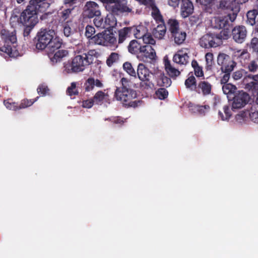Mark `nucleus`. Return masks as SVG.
I'll return each mask as SVG.
<instances>
[{"label": "nucleus", "mask_w": 258, "mask_h": 258, "mask_svg": "<svg viewBox=\"0 0 258 258\" xmlns=\"http://www.w3.org/2000/svg\"><path fill=\"white\" fill-rule=\"evenodd\" d=\"M225 74L223 75L221 79V83L222 84H228L227 82L230 78V73H225Z\"/></svg>", "instance_id": "nucleus-61"}, {"label": "nucleus", "mask_w": 258, "mask_h": 258, "mask_svg": "<svg viewBox=\"0 0 258 258\" xmlns=\"http://www.w3.org/2000/svg\"><path fill=\"white\" fill-rule=\"evenodd\" d=\"M166 31V28L164 23H159L157 26L153 30V33L156 38L161 39L165 36Z\"/></svg>", "instance_id": "nucleus-25"}, {"label": "nucleus", "mask_w": 258, "mask_h": 258, "mask_svg": "<svg viewBox=\"0 0 258 258\" xmlns=\"http://www.w3.org/2000/svg\"><path fill=\"white\" fill-rule=\"evenodd\" d=\"M218 64L221 66V70L224 73H230L236 66V63L230 56L225 54H220L217 58Z\"/></svg>", "instance_id": "nucleus-8"}, {"label": "nucleus", "mask_w": 258, "mask_h": 258, "mask_svg": "<svg viewBox=\"0 0 258 258\" xmlns=\"http://www.w3.org/2000/svg\"><path fill=\"white\" fill-rule=\"evenodd\" d=\"M74 8H66L62 9L58 13V17L59 21L63 23L68 20H72L71 19V14L72 11L74 10Z\"/></svg>", "instance_id": "nucleus-22"}, {"label": "nucleus", "mask_w": 258, "mask_h": 258, "mask_svg": "<svg viewBox=\"0 0 258 258\" xmlns=\"http://www.w3.org/2000/svg\"><path fill=\"white\" fill-rule=\"evenodd\" d=\"M156 57V51L152 45H143L141 52L137 56L139 60L143 62L147 61L148 59H155Z\"/></svg>", "instance_id": "nucleus-11"}, {"label": "nucleus", "mask_w": 258, "mask_h": 258, "mask_svg": "<svg viewBox=\"0 0 258 258\" xmlns=\"http://www.w3.org/2000/svg\"><path fill=\"white\" fill-rule=\"evenodd\" d=\"M248 113L245 111L239 112L235 116V121L239 124L244 123L247 119Z\"/></svg>", "instance_id": "nucleus-39"}, {"label": "nucleus", "mask_w": 258, "mask_h": 258, "mask_svg": "<svg viewBox=\"0 0 258 258\" xmlns=\"http://www.w3.org/2000/svg\"><path fill=\"white\" fill-rule=\"evenodd\" d=\"M205 60L206 62V69L207 70H211L214 64L213 53L211 52L207 53L205 55Z\"/></svg>", "instance_id": "nucleus-40"}, {"label": "nucleus", "mask_w": 258, "mask_h": 258, "mask_svg": "<svg viewBox=\"0 0 258 258\" xmlns=\"http://www.w3.org/2000/svg\"><path fill=\"white\" fill-rule=\"evenodd\" d=\"M249 95L243 91L236 93L232 100V109H240L244 107L249 100Z\"/></svg>", "instance_id": "nucleus-9"}, {"label": "nucleus", "mask_w": 258, "mask_h": 258, "mask_svg": "<svg viewBox=\"0 0 258 258\" xmlns=\"http://www.w3.org/2000/svg\"><path fill=\"white\" fill-rule=\"evenodd\" d=\"M132 33L131 27H124L118 31V42L122 43Z\"/></svg>", "instance_id": "nucleus-30"}, {"label": "nucleus", "mask_w": 258, "mask_h": 258, "mask_svg": "<svg viewBox=\"0 0 258 258\" xmlns=\"http://www.w3.org/2000/svg\"><path fill=\"white\" fill-rule=\"evenodd\" d=\"M224 28L220 32L217 37L220 39V40L221 41L222 39L226 40L228 39V38L230 36L231 33V28H230L229 25H227L226 27H223ZM222 41H221V42Z\"/></svg>", "instance_id": "nucleus-35"}, {"label": "nucleus", "mask_w": 258, "mask_h": 258, "mask_svg": "<svg viewBox=\"0 0 258 258\" xmlns=\"http://www.w3.org/2000/svg\"><path fill=\"white\" fill-rule=\"evenodd\" d=\"M242 77V74L241 71H236L233 75V78L235 80L241 79Z\"/></svg>", "instance_id": "nucleus-64"}, {"label": "nucleus", "mask_w": 258, "mask_h": 258, "mask_svg": "<svg viewBox=\"0 0 258 258\" xmlns=\"http://www.w3.org/2000/svg\"><path fill=\"white\" fill-rule=\"evenodd\" d=\"M37 38L36 48L43 50L47 48V52L49 53L60 48L62 43V39L57 36L52 29H41L37 33Z\"/></svg>", "instance_id": "nucleus-1"}, {"label": "nucleus", "mask_w": 258, "mask_h": 258, "mask_svg": "<svg viewBox=\"0 0 258 258\" xmlns=\"http://www.w3.org/2000/svg\"><path fill=\"white\" fill-rule=\"evenodd\" d=\"M186 36V33L181 30L172 34V37L173 38L175 43L178 45L182 44L184 41Z\"/></svg>", "instance_id": "nucleus-28"}, {"label": "nucleus", "mask_w": 258, "mask_h": 258, "mask_svg": "<svg viewBox=\"0 0 258 258\" xmlns=\"http://www.w3.org/2000/svg\"><path fill=\"white\" fill-rule=\"evenodd\" d=\"M236 89V87L230 83L224 84L222 87L223 93L227 95L234 93Z\"/></svg>", "instance_id": "nucleus-42"}, {"label": "nucleus", "mask_w": 258, "mask_h": 258, "mask_svg": "<svg viewBox=\"0 0 258 258\" xmlns=\"http://www.w3.org/2000/svg\"><path fill=\"white\" fill-rule=\"evenodd\" d=\"M223 111L224 114H223L221 111H219V116L222 120L227 121L232 116V112L230 107L227 105H225L223 107Z\"/></svg>", "instance_id": "nucleus-31"}, {"label": "nucleus", "mask_w": 258, "mask_h": 258, "mask_svg": "<svg viewBox=\"0 0 258 258\" xmlns=\"http://www.w3.org/2000/svg\"><path fill=\"white\" fill-rule=\"evenodd\" d=\"M49 57L51 62L53 63L60 61L62 58L68 55V51L64 49H58L55 50L53 53H49L48 52Z\"/></svg>", "instance_id": "nucleus-18"}, {"label": "nucleus", "mask_w": 258, "mask_h": 258, "mask_svg": "<svg viewBox=\"0 0 258 258\" xmlns=\"http://www.w3.org/2000/svg\"><path fill=\"white\" fill-rule=\"evenodd\" d=\"M93 51L75 56L71 61L63 63V73L65 74L77 73L83 72L86 67L92 62Z\"/></svg>", "instance_id": "nucleus-3"}, {"label": "nucleus", "mask_w": 258, "mask_h": 258, "mask_svg": "<svg viewBox=\"0 0 258 258\" xmlns=\"http://www.w3.org/2000/svg\"><path fill=\"white\" fill-rule=\"evenodd\" d=\"M111 122H113L115 124H122L123 121L118 117H111L108 119Z\"/></svg>", "instance_id": "nucleus-62"}, {"label": "nucleus", "mask_w": 258, "mask_h": 258, "mask_svg": "<svg viewBox=\"0 0 258 258\" xmlns=\"http://www.w3.org/2000/svg\"><path fill=\"white\" fill-rule=\"evenodd\" d=\"M49 90L47 87L45 85H42L39 86V87L37 89L38 93L42 95H45L47 94Z\"/></svg>", "instance_id": "nucleus-57"}, {"label": "nucleus", "mask_w": 258, "mask_h": 258, "mask_svg": "<svg viewBox=\"0 0 258 258\" xmlns=\"http://www.w3.org/2000/svg\"><path fill=\"white\" fill-rule=\"evenodd\" d=\"M250 47L255 52H258V39L257 38H253L250 42Z\"/></svg>", "instance_id": "nucleus-56"}, {"label": "nucleus", "mask_w": 258, "mask_h": 258, "mask_svg": "<svg viewBox=\"0 0 258 258\" xmlns=\"http://www.w3.org/2000/svg\"><path fill=\"white\" fill-rule=\"evenodd\" d=\"M38 97H37L35 100H27L24 99L23 100L21 103V104L19 106V109L25 108L27 107L30 106L32 105L36 100Z\"/></svg>", "instance_id": "nucleus-51"}, {"label": "nucleus", "mask_w": 258, "mask_h": 258, "mask_svg": "<svg viewBox=\"0 0 258 258\" xmlns=\"http://www.w3.org/2000/svg\"><path fill=\"white\" fill-rule=\"evenodd\" d=\"M142 46L137 40H134L130 42L128 46V51L132 54H138L141 52Z\"/></svg>", "instance_id": "nucleus-29"}, {"label": "nucleus", "mask_w": 258, "mask_h": 258, "mask_svg": "<svg viewBox=\"0 0 258 258\" xmlns=\"http://www.w3.org/2000/svg\"><path fill=\"white\" fill-rule=\"evenodd\" d=\"M144 43L147 45H155L156 41L150 33H145L142 38Z\"/></svg>", "instance_id": "nucleus-47"}, {"label": "nucleus", "mask_w": 258, "mask_h": 258, "mask_svg": "<svg viewBox=\"0 0 258 258\" xmlns=\"http://www.w3.org/2000/svg\"><path fill=\"white\" fill-rule=\"evenodd\" d=\"M219 7L222 9L229 10L233 12L229 19L233 22L240 11V3L237 0H221Z\"/></svg>", "instance_id": "nucleus-7"}, {"label": "nucleus", "mask_w": 258, "mask_h": 258, "mask_svg": "<svg viewBox=\"0 0 258 258\" xmlns=\"http://www.w3.org/2000/svg\"><path fill=\"white\" fill-rule=\"evenodd\" d=\"M132 33L133 34L135 37L137 39L142 38L145 34V29L144 27L139 26L138 27H131Z\"/></svg>", "instance_id": "nucleus-32"}, {"label": "nucleus", "mask_w": 258, "mask_h": 258, "mask_svg": "<svg viewBox=\"0 0 258 258\" xmlns=\"http://www.w3.org/2000/svg\"><path fill=\"white\" fill-rule=\"evenodd\" d=\"M157 77V83L159 86L167 87L171 85V80L165 76L163 73H158Z\"/></svg>", "instance_id": "nucleus-27"}, {"label": "nucleus", "mask_w": 258, "mask_h": 258, "mask_svg": "<svg viewBox=\"0 0 258 258\" xmlns=\"http://www.w3.org/2000/svg\"><path fill=\"white\" fill-rule=\"evenodd\" d=\"M212 86L210 83L206 81H202L199 83L197 87V91L203 95H208L211 93Z\"/></svg>", "instance_id": "nucleus-21"}, {"label": "nucleus", "mask_w": 258, "mask_h": 258, "mask_svg": "<svg viewBox=\"0 0 258 258\" xmlns=\"http://www.w3.org/2000/svg\"><path fill=\"white\" fill-rule=\"evenodd\" d=\"M72 23V20H68L63 23H62L63 29V34L66 37L70 36L72 33L71 28L70 24Z\"/></svg>", "instance_id": "nucleus-46"}, {"label": "nucleus", "mask_w": 258, "mask_h": 258, "mask_svg": "<svg viewBox=\"0 0 258 258\" xmlns=\"http://www.w3.org/2000/svg\"><path fill=\"white\" fill-rule=\"evenodd\" d=\"M94 86H96L99 88H102L103 87V84L102 82L98 80H95L93 78H89L84 84V88L86 91H90L92 90Z\"/></svg>", "instance_id": "nucleus-20"}, {"label": "nucleus", "mask_w": 258, "mask_h": 258, "mask_svg": "<svg viewBox=\"0 0 258 258\" xmlns=\"http://www.w3.org/2000/svg\"><path fill=\"white\" fill-rule=\"evenodd\" d=\"M167 26L171 34L180 30L179 28V23L175 19H170L168 20Z\"/></svg>", "instance_id": "nucleus-33"}, {"label": "nucleus", "mask_w": 258, "mask_h": 258, "mask_svg": "<svg viewBox=\"0 0 258 258\" xmlns=\"http://www.w3.org/2000/svg\"><path fill=\"white\" fill-rule=\"evenodd\" d=\"M191 66L194 69L195 74L198 77H203L204 76V73L202 68L199 66L198 62L193 60L191 62Z\"/></svg>", "instance_id": "nucleus-43"}, {"label": "nucleus", "mask_w": 258, "mask_h": 258, "mask_svg": "<svg viewBox=\"0 0 258 258\" xmlns=\"http://www.w3.org/2000/svg\"><path fill=\"white\" fill-rule=\"evenodd\" d=\"M157 97L161 99H164L168 96V92L164 88H161L156 91Z\"/></svg>", "instance_id": "nucleus-52"}, {"label": "nucleus", "mask_w": 258, "mask_h": 258, "mask_svg": "<svg viewBox=\"0 0 258 258\" xmlns=\"http://www.w3.org/2000/svg\"><path fill=\"white\" fill-rule=\"evenodd\" d=\"M137 75L138 78L142 81H149L152 73L143 63H139L138 66Z\"/></svg>", "instance_id": "nucleus-16"}, {"label": "nucleus", "mask_w": 258, "mask_h": 258, "mask_svg": "<svg viewBox=\"0 0 258 258\" xmlns=\"http://www.w3.org/2000/svg\"><path fill=\"white\" fill-rule=\"evenodd\" d=\"M151 8L152 9L151 14L154 19L158 23H163V18L159 9L156 7V6H154Z\"/></svg>", "instance_id": "nucleus-34"}, {"label": "nucleus", "mask_w": 258, "mask_h": 258, "mask_svg": "<svg viewBox=\"0 0 258 258\" xmlns=\"http://www.w3.org/2000/svg\"><path fill=\"white\" fill-rule=\"evenodd\" d=\"M93 41L98 45L111 46L116 43L114 35L109 31H104L95 35L92 38Z\"/></svg>", "instance_id": "nucleus-6"}, {"label": "nucleus", "mask_w": 258, "mask_h": 258, "mask_svg": "<svg viewBox=\"0 0 258 258\" xmlns=\"http://www.w3.org/2000/svg\"><path fill=\"white\" fill-rule=\"evenodd\" d=\"M119 58V55L115 52H112L106 60V63L108 66H111L114 62L116 61Z\"/></svg>", "instance_id": "nucleus-48"}, {"label": "nucleus", "mask_w": 258, "mask_h": 258, "mask_svg": "<svg viewBox=\"0 0 258 258\" xmlns=\"http://www.w3.org/2000/svg\"><path fill=\"white\" fill-rule=\"evenodd\" d=\"M94 102L93 99L85 100L82 102V106L84 108H90L93 105Z\"/></svg>", "instance_id": "nucleus-58"}, {"label": "nucleus", "mask_w": 258, "mask_h": 258, "mask_svg": "<svg viewBox=\"0 0 258 258\" xmlns=\"http://www.w3.org/2000/svg\"><path fill=\"white\" fill-rule=\"evenodd\" d=\"M233 39L237 43H241L245 39L247 31L244 26H237L232 31Z\"/></svg>", "instance_id": "nucleus-14"}, {"label": "nucleus", "mask_w": 258, "mask_h": 258, "mask_svg": "<svg viewBox=\"0 0 258 258\" xmlns=\"http://www.w3.org/2000/svg\"><path fill=\"white\" fill-rule=\"evenodd\" d=\"M123 70L131 76L136 77V72L134 69L132 65L128 62H125L123 64Z\"/></svg>", "instance_id": "nucleus-44"}, {"label": "nucleus", "mask_w": 258, "mask_h": 258, "mask_svg": "<svg viewBox=\"0 0 258 258\" xmlns=\"http://www.w3.org/2000/svg\"><path fill=\"white\" fill-rule=\"evenodd\" d=\"M84 15L88 18H93L101 15L99 6L94 2H87L84 7Z\"/></svg>", "instance_id": "nucleus-12"}, {"label": "nucleus", "mask_w": 258, "mask_h": 258, "mask_svg": "<svg viewBox=\"0 0 258 258\" xmlns=\"http://www.w3.org/2000/svg\"><path fill=\"white\" fill-rule=\"evenodd\" d=\"M114 97L124 106L135 107L138 105L136 101H133L137 97V93L132 89L123 86L117 88L114 93Z\"/></svg>", "instance_id": "nucleus-5"}, {"label": "nucleus", "mask_w": 258, "mask_h": 258, "mask_svg": "<svg viewBox=\"0 0 258 258\" xmlns=\"http://www.w3.org/2000/svg\"><path fill=\"white\" fill-rule=\"evenodd\" d=\"M164 66L166 72L170 77H177L180 75V72L173 67L168 59H164Z\"/></svg>", "instance_id": "nucleus-24"}, {"label": "nucleus", "mask_w": 258, "mask_h": 258, "mask_svg": "<svg viewBox=\"0 0 258 258\" xmlns=\"http://www.w3.org/2000/svg\"><path fill=\"white\" fill-rule=\"evenodd\" d=\"M1 37L2 42L0 46V54L6 59L18 56L19 53L15 48L17 40L15 30L13 29H3L1 32Z\"/></svg>", "instance_id": "nucleus-2"}, {"label": "nucleus", "mask_w": 258, "mask_h": 258, "mask_svg": "<svg viewBox=\"0 0 258 258\" xmlns=\"http://www.w3.org/2000/svg\"><path fill=\"white\" fill-rule=\"evenodd\" d=\"M199 2V3L204 5L206 7V10L208 12L210 13H213L212 10H210V9L211 7H212L215 5V0H197Z\"/></svg>", "instance_id": "nucleus-45"}, {"label": "nucleus", "mask_w": 258, "mask_h": 258, "mask_svg": "<svg viewBox=\"0 0 258 258\" xmlns=\"http://www.w3.org/2000/svg\"><path fill=\"white\" fill-rule=\"evenodd\" d=\"M212 27L217 29H221L228 25V19L226 17H215L211 20Z\"/></svg>", "instance_id": "nucleus-19"}, {"label": "nucleus", "mask_w": 258, "mask_h": 258, "mask_svg": "<svg viewBox=\"0 0 258 258\" xmlns=\"http://www.w3.org/2000/svg\"><path fill=\"white\" fill-rule=\"evenodd\" d=\"M95 28L90 25H88L86 28L85 35L88 38L92 37V36L95 33Z\"/></svg>", "instance_id": "nucleus-55"}, {"label": "nucleus", "mask_w": 258, "mask_h": 258, "mask_svg": "<svg viewBox=\"0 0 258 258\" xmlns=\"http://www.w3.org/2000/svg\"><path fill=\"white\" fill-rule=\"evenodd\" d=\"M247 68L250 72L254 73L258 70V64L254 60H252L247 65Z\"/></svg>", "instance_id": "nucleus-54"}, {"label": "nucleus", "mask_w": 258, "mask_h": 258, "mask_svg": "<svg viewBox=\"0 0 258 258\" xmlns=\"http://www.w3.org/2000/svg\"><path fill=\"white\" fill-rule=\"evenodd\" d=\"M78 0H64V4L68 8H72L75 7L74 5H76L77 3Z\"/></svg>", "instance_id": "nucleus-59"}, {"label": "nucleus", "mask_w": 258, "mask_h": 258, "mask_svg": "<svg viewBox=\"0 0 258 258\" xmlns=\"http://www.w3.org/2000/svg\"><path fill=\"white\" fill-rule=\"evenodd\" d=\"M210 106L209 105L201 106L194 105L190 107V109L195 113H197L201 115H205L210 111Z\"/></svg>", "instance_id": "nucleus-26"}, {"label": "nucleus", "mask_w": 258, "mask_h": 258, "mask_svg": "<svg viewBox=\"0 0 258 258\" xmlns=\"http://www.w3.org/2000/svg\"><path fill=\"white\" fill-rule=\"evenodd\" d=\"M257 15L258 12L256 10L249 11L247 13V23L250 25L255 24V18Z\"/></svg>", "instance_id": "nucleus-38"}, {"label": "nucleus", "mask_w": 258, "mask_h": 258, "mask_svg": "<svg viewBox=\"0 0 258 258\" xmlns=\"http://www.w3.org/2000/svg\"><path fill=\"white\" fill-rule=\"evenodd\" d=\"M199 43L202 47L209 48L218 46L221 43V41L217 35L207 34L201 37Z\"/></svg>", "instance_id": "nucleus-10"}, {"label": "nucleus", "mask_w": 258, "mask_h": 258, "mask_svg": "<svg viewBox=\"0 0 258 258\" xmlns=\"http://www.w3.org/2000/svg\"><path fill=\"white\" fill-rule=\"evenodd\" d=\"M248 79L251 80V82H250L249 85L247 84V85L253 86L255 84L254 81H258V74L256 75H248L244 79L243 82L246 83L248 81Z\"/></svg>", "instance_id": "nucleus-53"}, {"label": "nucleus", "mask_w": 258, "mask_h": 258, "mask_svg": "<svg viewBox=\"0 0 258 258\" xmlns=\"http://www.w3.org/2000/svg\"><path fill=\"white\" fill-rule=\"evenodd\" d=\"M40 0H31L30 5L27 7L21 14L20 17L17 18V16H13L11 20L14 21L17 19L27 28H33L38 22V13L42 12L40 8L35 5L37 2H40Z\"/></svg>", "instance_id": "nucleus-4"}, {"label": "nucleus", "mask_w": 258, "mask_h": 258, "mask_svg": "<svg viewBox=\"0 0 258 258\" xmlns=\"http://www.w3.org/2000/svg\"><path fill=\"white\" fill-rule=\"evenodd\" d=\"M55 0H40V2H37L36 3L38 8H40L41 11H44L47 8L49 7L50 4L53 3Z\"/></svg>", "instance_id": "nucleus-41"}, {"label": "nucleus", "mask_w": 258, "mask_h": 258, "mask_svg": "<svg viewBox=\"0 0 258 258\" xmlns=\"http://www.w3.org/2000/svg\"><path fill=\"white\" fill-rule=\"evenodd\" d=\"M248 114L250 120L254 123H258V110L251 108Z\"/></svg>", "instance_id": "nucleus-49"}, {"label": "nucleus", "mask_w": 258, "mask_h": 258, "mask_svg": "<svg viewBox=\"0 0 258 258\" xmlns=\"http://www.w3.org/2000/svg\"><path fill=\"white\" fill-rule=\"evenodd\" d=\"M141 4L149 8H152L155 6L154 0H142Z\"/></svg>", "instance_id": "nucleus-60"}, {"label": "nucleus", "mask_w": 258, "mask_h": 258, "mask_svg": "<svg viewBox=\"0 0 258 258\" xmlns=\"http://www.w3.org/2000/svg\"><path fill=\"white\" fill-rule=\"evenodd\" d=\"M95 17L96 18L94 19V24L98 28H108L113 27L116 25V21L114 20L113 18H112V20L110 22L109 18H106L105 21H104L103 18L100 16Z\"/></svg>", "instance_id": "nucleus-15"}, {"label": "nucleus", "mask_w": 258, "mask_h": 258, "mask_svg": "<svg viewBox=\"0 0 258 258\" xmlns=\"http://www.w3.org/2000/svg\"><path fill=\"white\" fill-rule=\"evenodd\" d=\"M184 84L186 87L190 90H194L197 89L196 78L192 75L189 76L188 78L186 79Z\"/></svg>", "instance_id": "nucleus-36"}, {"label": "nucleus", "mask_w": 258, "mask_h": 258, "mask_svg": "<svg viewBox=\"0 0 258 258\" xmlns=\"http://www.w3.org/2000/svg\"><path fill=\"white\" fill-rule=\"evenodd\" d=\"M194 6L189 0H182L181 4L180 13L183 18H186L192 13Z\"/></svg>", "instance_id": "nucleus-17"}, {"label": "nucleus", "mask_w": 258, "mask_h": 258, "mask_svg": "<svg viewBox=\"0 0 258 258\" xmlns=\"http://www.w3.org/2000/svg\"><path fill=\"white\" fill-rule=\"evenodd\" d=\"M188 53V51L186 49H181L174 54L173 57V61L180 65H186L189 61Z\"/></svg>", "instance_id": "nucleus-13"}, {"label": "nucleus", "mask_w": 258, "mask_h": 258, "mask_svg": "<svg viewBox=\"0 0 258 258\" xmlns=\"http://www.w3.org/2000/svg\"><path fill=\"white\" fill-rule=\"evenodd\" d=\"M4 104L7 108L10 110H16L19 109V106L16 103L12 102L10 99L4 101Z\"/></svg>", "instance_id": "nucleus-50"}, {"label": "nucleus", "mask_w": 258, "mask_h": 258, "mask_svg": "<svg viewBox=\"0 0 258 258\" xmlns=\"http://www.w3.org/2000/svg\"><path fill=\"white\" fill-rule=\"evenodd\" d=\"M109 96L107 93L102 91H98L93 97V101L97 104H101L107 102L109 100Z\"/></svg>", "instance_id": "nucleus-23"}, {"label": "nucleus", "mask_w": 258, "mask_h": 258, "mask_svg": "<svg viewBox=\"0 0 258 258\" xmlns=\"http://www.w3.org/2000/svg\"><path fill=\"white\" fill-rule=\"evenodd\" d=\"M180 1L182 2V0H168V3L169 6L175 8L178 6Z\"/></svg>", "instance_id": "nucleus-63"}, {"label": "nucleus", "mask_w": 258, "mask_h": 258, "mask_svg": "<svg viewBox=\"0 0 258 258\" xmlns=\"http://www.w3.org/2000/svg\"><path fill=\"white\" fill-rule=\"evenodd\" d=\"M79 85L78 82H72L71 85L69 86L67 89V95L72 96L73 95H77L79 94L77 86Z\"/></svg>", "instance_id": "nucleus-37"}]
</instances>
